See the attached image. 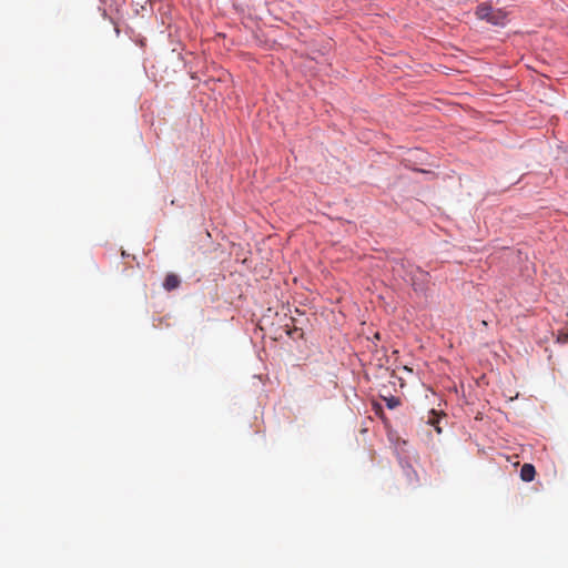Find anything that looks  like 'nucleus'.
Segmentation results:
<instances>
[{"instance_id": "f257e3e1", "label": "nucleus", "mask_w": 568, "mask_h": 568, "mask_svg": "<svg viewBox=\"0 0 568 568\" xmlns=\"http://www.w3.org/2000/svg\"><path fill=\"white\" fill-rule=\"evenodd\" d=\"M476 16L480 20H486L494 26H504L507 13L503 9H494L488 3H481L476 9Z\"/></svg>"}, {"instance_id": "f03ea898", "label": "nucleus", "mask_w": 568, "mask_h": 568, "mask_svg": "<svg viewBox=\"0 0 568 568\" xmlns=\"http://www.w3.org/2000/svg\"><path fill=\"white\" fill-rule=\"evenodd\" d=\"M536 470L531 464H524L520 469V478L524 481H531L535 478Z\"/></svg>"}, {"instance_id": "7ed1b4c3", "label": "nucleus", "mask_w": 568, "mask_h": 568, "mask_svg": "<svg viewBox=\"0 0 568 568\" xmlns=\"http://www.w3.org/2000/svg\"><path fill=\"white\" fill-rule=\"evenodd\" d=\"M181 281L178 275L175 274H168L165 276L163 286L166 291H172L179 287Z\"/></svg>"}, {"instance_id": "20e7f679", "label": "nucleus", "mask_w": 568, "mask_h": 568, "mask_svg": "<svg viewBox=\"0 0 568 568\" xmlns=\"http://www.w3.org/2000/svg\"><path fill=\"white\" fill-rule=\"evenodd\" d=\"M400 404L397 397L392 396L390 398H386V405L388 408L394 409Z\"/></svg>"}]
</instances>
